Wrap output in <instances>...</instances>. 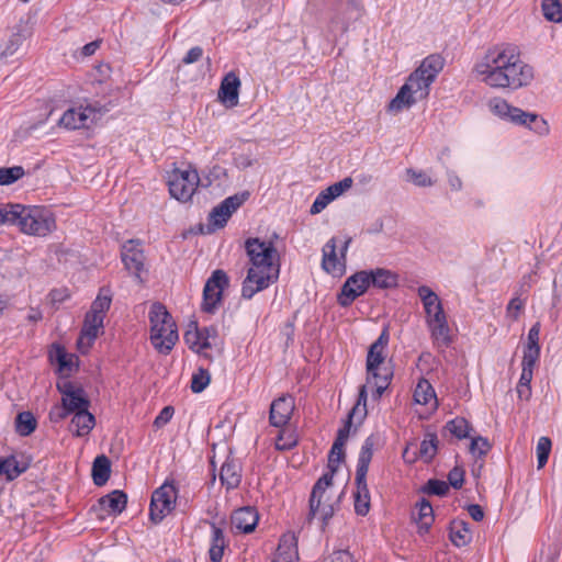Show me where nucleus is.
I'll list each match as a JSON object with an SVG mask.
<instances>
[{"mask_svg":"<svg viewBox=\"0 0 562 562\" xmlns=\"http://www.w3.org/2000/svg\"><path fill=\"white\" fill-rule=\"evenodd\" d=\"M474 72L485 85L497 89H519L533 79V69L513 44L495 45L474 66Z\"/></svg>","mask_w":562,"mask_h":562,"instance_id":"obj_1","label":"nucleus"},{"mask_svg":"<svg viewBox=\"0 0 562 562\" xmlns=\"http://www.w3.org/2000/svg\"><path fill=\"white\" fill-rule=\"evenodd\" d=\"M250 267L241 286V295L251 299L276 282L280 273L279 255L271 241L248 238L245 241Z\"/></svg>","mask_w":562,"mask_h":562,"instance_id":"obj_2","label":"nucleus"},{"mask_svg":"<svg viewBox=\"0 0 562 562\" xmlns=\"http://www.w3.org/2000/svg\"><path fill=\"white\" fill-rule=\"evenodd\" d=\"M443 64V58L440 55L426 57L391 100L389 111L401 112L411 108L417 101L426 99L429 94L430 85L442 70Z\"/></svg>","mask_w":562,"mask_h":562,"instance_id":"obj_3","label":"nucleus"},{"mask_svg":"<svg viewBox=\"0 0 562 562\" xmlns=\"http://www.w3.org/2000/svg\"><path fill=\"white\" fill-rule=\"evenodd\" d=\"M417 293L424 305L426 324L434 345L439 348L448 347L452 339L441 300L427 285L419 286Z\"/></svg>","mask_w":562,"mask_h":562,"instance_id":"obj_4","label":"nucleus"},{"mask_svg":"<svg viewBox=\"0 0 562 562\" xmlns=\"http://www.w3.org/2000/svg\"><path fill=\"white\" fill-rule=\"evenodd\" d=\"M112 303V295L109 289L102 288L92 302L89 312L85 316L80 336L77 340L78 350L87 353L94 340L103 329V322Z\"/></svg>","mask_w":562,"mask_h":562,"instance_id":"obj_5","label":"nucleus"},{"mask_svg":"<svg viewBox=\"0 0 562 562\" xmlns=\"http://www.w3.org/2000/svg\"><path fill=\"white\" fill-rule=\"evenodd\" d=\"M389 344V333L384 329L380 337L370 346L367 356L368 384L374 385L373 396L379 400L390 385L392 371L385 367V348Z\"/></svg>","mask_w":562,"mask_h":562,"instance_id":"obj_6","label":"nucleus"},{"mask_svg":"<svg viewBox=\"0 0 562 562\" xmlns=\"http://www.w3.org/2000/svg\"><path fill=\"white\" fill-rule=\"evenodd\" d=\"M149 323L153 346L160 353H169L178 341V331L172 316L164 304L155 302L150 306Z\"/></svg>","mask_w":562,"mask_h":562,"instance_id":"obj_7","label":"nucleus"},{"mask_svg":"<svg viewBox=\"0 0 562 562\" xmlns=\"http://www.w3.org/2000/svg\"><path fill=\"white\" fill-rule=\"evenodd\" d=\"M19 228L30 236L46 237L57 228L55 214L46 207L23 205Z\"/></svg>","mask_w":562,"mask_h":562,"instance_id":"obj_8","label":"nucleus"},{"mask_svg":"<svg viewBox=\"0 0 562 562\" xmlns=\"http://www.w3.org/2000/svg\"><path fill=\"white\" fill-rule=\"evenodd\" d=\"M57 389L61 394V406L54 407L49 413L53 422L65 419L69 414L85 412L90 406V401L83 389L74 385L70 382L57 384Z\"/></svg>","mask_w":562,"mask_h":562,"instance_id":"obj_9","label":"nucleus"},{"mask_svg":"<svg viewBox=\"0 0 562 562\" xmlns=\"http://www.w3.org/2000/svg\"><path fill=\"white\" fill-rule=\"evenodd\" d=\"M200 177L195 169H176L169 177V192L180 202H188L196 191Z\"/></svg>","mask_w":562,"mask_h":562,"instance_id":"obj_10","label":"nucleus"},{"mask_svg":"<svg viewBox=\"0 0 562 562\" xmlns=\"http://www.w3.org/2000/svg\"><path fill=\"white\" fill-rule=\"evenodd\" d=\"M331 474H324L314 485L310 499V515L327 522L334 515V505L329 503L326 488L331 485Z\"/></svg>","mask_w":562,"mask_h":562,"instance_id":"obj_11","label":"nucleus"},{"mask_svg":"<svg viewBox=\"0 0 562 562\" xmlns=\"http://www.w3.org/2000/svg\"><path fill=\"white\" fill-rule=\"evenodd\" d=\"M178 491L171 483H164L154 491L150 501L149 516L153 522H160L175 508Z\"/></svg>","mask_w":562,"mask_h":562,"instance_id":"obj_12","label":"nucleus"},{"mask_svg":"<svg viewBox=\"0 0 562 562\" xmlns=\"http://www.w3.org/2000/svg\"><path fill=\"white\" fill-rule=\"evenodd\" d=\"M229 284V279L224 270L217 269L213 271L207 279L203 290L202 310L213 313L217 304L222 301V293Z\"/></svg>","mask_w":562,"mask_h":562,"instance_id":"obj_13","label":"nucleus"},{"mask_svg":"<svg viewBox=\"0 0 562 562\" xmlns=\"http://www.w3.org/2000/svg\"><path fill=\"white\" fill-rule=\"evenodd\" d=\"M351 243V238H348L342 248L340 257L336 252V238H330L323 248L322 267L334 277H341L346 272V252Z\"/></svg>","mask_w":562,"mask_h":562,"instance_id":"obj_14","label":"nucleus"},{"mask_svg":"<svg viewBox=\"0 0 562 562\" xmlns=\"http://www.w3.org/2000/svg\"><path fill=\"white\" fill-rule=\"evenodd\" d=\"M369 285L368 271H360L349 277L338 294L337 301L339 305L344 307L349 306L368 290Z\"/></svg>","mask_w":562,"mask_h":562,"instance_id":"obj_15","label":"nucleus"},{"mask_svg":"<svg viewBox=\"0 0 562 562\" xmlns=\"http://www.w3.org/2000/svg\"><path fill=\"white\" fill-rule=\"evenodd\" d=\"M121 257L125 268L133 273L139 282H143L140 273L144 270L145 255L140 248V243L134 239L127 240L122 247Z\"/></svg>","mask_w":562,"mask_h":562,"instance_id":"obj_16","label":"nucleus"},{"mask_svg":"<svg viewBox=\"0 0 562 562\" xmlns=\"http://www.w3.org/2000/svg\"><path fill=\"white\" fill-rule=\"evenodd\" d=\"M97 117V111L91 106L68 109L59 120V125L68 130L89 127Z\"/></svg>","mask_w":562,"mask_h":562,"instance_id":"obj_17","label":"nucleus"},{"mask_svg":"<svg viewBox=\"0 0 562 562\" xmlns=\"http://www.w3.org/2000/svg\"><path fill=\"white\" fill-rule=\"evenodd\" d=\"M249 193L243 192L226 198L217 206H215L210 213V221L216 227H223L232 214L248 199Z\"/></svg>","mask_w":562,"mask_h":562,"instance_id":"obj_18","label":"nucleus"},{"mask_svg":"<svg viewBox=\"0 0 562 562\" xmlns=\"http://www.w3.org/2000/svg\"><path fill=\"white\" fill-rule=\"evenodd\" d=\"M295 404L290 395H282L270 405L269 422L274 427L285 426L293 414Z\"/></svg>","mask_w":562,"mask_h":562,"instance_id":"obj_19","label":"nucleus"},{"mask_svg":"<svg viewBox=\"0 0 562 562\" xmlns=\"http://www.w3.org/2000/svg\"><path fill=\"white\" fill-rule=\"evenodd\" d=\"M508 119L515 124L530 127L539 135H547L549 133V125L546 120L535 113L525 112L519 108L514 106Z\"/></svg>","mask_w":562,"mask_h":562,"instance_id":"obj_20","label":"nucleus"},{"mask_svg":"<svg viewBox=\"0 0 562 562\" xmlns=\"http://www.w3.org/2000/svg\"><path fill=\"white\" fill-rule=\"evenodd\" d=\"M240 88V80L238 76L231 71L221 82L218 90V99L228 106H235L238 103V94Z\"/></svg>","mask_w":562,"mask_h":562,"instance_id":"obj_21","label":"nucleus"},{"mask_svg":"<svg viewBox=\"0 0 562 562\" xmlns=\"http://www.w3.org/2000/svg\"><path fill=\"white\" fill-rule=\"evenodd\" d=\"M231 522L237 531L248 533L257 526L258 514L252 507H243L233 513Z\"/></svg>","mask_w":562,"mask_h":562,"instance_id":"obj_22","label":"nucleus"},{"mask_svg":"<svg viewBox=\"0 0 562 562\" xmlns=\"http://www.w3.org/2000/svg\"><path fill=\"white\" fill-rule=\"evenodd\" d=\"M373 447H374L373 437H368L364 440V442L361 447V451L359 453L357 472H356V484L357 485H367L366 477H367V473L369 470V464L372 460Z\"/></svg>","mask_w":562,"mask_h":562,"instance_id":"obj_23","label":"nucleus"},{"mask_svg":"<svg viewBox=\"0 0 562 562\" xmlns=\"http://www.w3.org/2000/svg\"><path fill=\"white\" fill-rule=\"evenodd\" d=\"M30 463V460H19L15 456L0 459V475H5L8 481H13L29 469Z\"/></svg>","mask_w":562,"mask_h":562,"instance_id":"obj_24","label":"nucleus"},{"mask_svg":"<svg viewBox=\"0 0 562 562\" xmlns=\"http://www.w3.org/2000/svg\"><path fill=\"white\" fill-rule=\"evenodd\" d=\"M126 504V494L119 490H115L99 499L101 509L113 515L121 514L125 509Z\"/></svg>","mask_w":562,"mask_h":562,"instance_id":"obj_25","label":"nucleus"},{"mask_svg":"<svg viewBox=\"0 0 562 562\" xmlns=\"http://www.w3.org/2000/svg\"><path fill=\"white\" fill-rule=\"evenodd\" d=\"M220 480L227 490L236 488L241 481L239 464L234 460H226L221 468Z\"/></svg>","mask_w":562,"mask_h":562,"instance_id":"obj_26","label":"nucleus"},{"mask_svg":"<svg viewBox=\"0 0 562 562\" xmlns=\"http://www.w3.org/2000/svg\"><path fill=\"white\" fill-rule=\"evenodd\" d=\"M94 416L89 411L77 412L70 422V431L77 437L88 435L94 427Z\"/></svg>","mask_w":562,"mask_h":562,"instance_id":"obj_27","label":"nucleus"},{"mask_svg":"<svg viewBox=\"0 0 562 562\" xmlns=\"http://www.w3.org/2000/svg\"><path fill=\"white\" fill-rule=\"evenodd\" d=\"M184 341L195 352H202L211 347V342L207 341V336H204V331L198 328L196 324H191L188 330L184 333Z\"/></svg>","mask_w":562,"mask_h":562,"instance_id":"obj_28","label":"nucleus"},{"mask_svg":"<svg viewBox=\"0 0 562 562\" xmlns=\"http://www.w3.org/2000/svg\"><path fill=\"white\" fill-rule=\"evenodd\" d=\"M472 532L464 520H453L450 525V540L456 547H464L471 542Z\"/></svg>","mask_w":562,"mask_h":562,"instance_id":"obj_29","label":"nucleus"},{"mask_svg":"<svg viewBox=\"0 0 562 562\" xmlns=\"http://www.w3.org/2000/svg\"><path fill=\"white\" fill-rule=\"evenodd\" d=\"M368 277L370 284L380 289H390L397 285V274L387 269L371 270L368 272Z\"/></svg>","mask_w":562,"mask_h":562,"instance_id":"obj_30","label":"nucleus"},{"mask_svg":"<svg viewBox=\"0 0 562 562\" xmlns=\"http://www.w3.org/2000/svg\"><path fill=\"white\" fill-rule=\"evenodd\" d=\"M418 509L417 516H414L416 520L419 532H427L434 522V510L431 504L423 498L420 502L416 504Z\"/></svg>","mask_w":562,"mask_h":562,"instance_id":"obj_31","label":"nucleus"},{"mask_svg":"<svg viewBox=\"0 0 562 562\" xmlns=\"http://www.w3.org/2000/svg\"><path fill=\"white\" fill-rule=\"evenodd\" d=\"M111 473V463L108 457L99 456L94 459L92 464V477L93 482L98 486L104 485Z\"/></svg>","mask_w":562,"mask_h":562,"instance_id":"obj_32","label":"nucleus"},{"mask_svg":"<svg viewBox=\"0 0 562 562\" xmlns=\"http://www.w3.org/2000/svg\"><path fill=\"white\" fill-rule=\"evenodd\" d=\"M539 335H540V323H536L528 333V342L524 350L525 359H533L538 360L540 356V346H539Z\"/></svg>","mask_w":562,"mask_h":562,"instance_id":"obj_33","label":"nucleus"},{"mask_svg":"<svg viewBox=\"0 0 562 562\" xmlns=\"http://www.w3.org/2000/svg\"><path fill=\"white\" fill-rule=\"evenodd\" d=\"M23 211V205L8 203L0 207V225L11 224L19 226Z\"/></svg>","mask_w":562,"mask_h":562,"instance_id":"obj_34","label":"nucleus"},{"mask_svg":"<svg viewBox=\"0 0 562 562\" xmlns=\"http://www.w3.org/2000/svg\"><path fill=\"white\" fill-rule=\"evenodd\" d=\"M49 357L52 361L57 362L59 372H67L71 370L72 356L68 355L63 346L54 344L52 346Z\"/></svg>","mask_w":562,"mask_h":562,"instance_id":"obj_35","label":"nucleus"},{"mask_svg":"<svg viewBox=\"0 0 562 562\" xmlns=\"http://www.w3.org/2000/svg\"><path fill=\"white\" fill-rule=\"evenodd\" d=\"M37 426L36 418L31 412L19 413L15 418V430L21 436L31 435Z\"/></svg>","mask_w":562,"mask_h":562,"instance_id":"obj_36","label":"nucleus"},{"mask_svg":"<svg viewBox=\"0 0 562 562\" xmlns=\"http://www.w3.org/2000/svg\"><path fill=\"white\" fill-rule=\"evenodd\" d=\"M438 450V438L436 434L428 432L425 435L419 446V458L425 462H430Z\"/></svg>","mask_w":562,"mask_h":562,"instance_id":"obj_37","label":"nucleus"},{"mask_svg":"<svg viewBox=\"0 0 562 562\" xmlns=\"http://www.w3.org/2000/svg\"><path fill=\"white\" fill-rule=\"evenodd\" d=\"M541 10L549 22H562V0H542Z\"/></svg>","mask_w":562,"mask_h":562,"instance_id":"obj_38","label":"nucleus"},{"mask_svg":"<svg viewBox=\"0 0 562 562\" xmlns=\"http://www.w3.org/2000/svg\"><path fill=\"white\" fill-rule=\"evenodd\" d=\"M436 398L435 391L427 380H420L414 392V400L422 405L429 404Z\"/></svg>","mask_w":562,"mask_h":562,"instance_id":"obj_39","label":"nucleus"},{"mask_svg":"<svg viewBox=\"0 0 562 562\" xmlns=\"http://www.w3.org/2000/svg\"><path fill=\"white\" fill-rule=\"evenodd\" d=\"M370 509V495L367 485H357L355 494V510L358 515L366 516Z\"/></svg>","mask_w":562,"mask_h":562,"instance_id":"obj_40","label":"nucleus"},{"mask_svg":"<svg viewBox=\"0 0 562 562\" xmlns=\"http://www.w3.org/2000/svg\"><path fill=\"white\" fill-rule=\"evenodd\" d=\"M374 389V385H369L368 382L360 386L359 396L356 405L352 407L349 413V419L358 416L359 420H362L367 415V389Z\"/></svg>","mask_w":562,"mask_h":562,"instance_id":"obj_41","label":"nucleus"},{"mask_svg":"<svg viewBox=\"0 0 562 562\" xmlns=\"http://www.w3.org/2000/svg\"><path fill=\"white\" fill-rule=\"evenodd\" d=\"M25 171L21 166L0 168V186H10L23 178Z\"/></svg>","mask_w":562,"mask_h":562,"instance_id":"obj_42","label":"nucleus"},{"mask_svg":"<svg viewBox=\"0 0 562 562\" xmlns=\"http://www.w3.org/2000/svg\"><path fill=\"white\" fill-rule=\"evenodd\" d=\"M446 428L459 439L470 436V425L463 417H457L447 423Z\"/></svg>","mask_w":562,"mask_h":562,"instance_id":"obj_43","label":"nucleus"},{"mask_svg":"<svg viewBox=\"0 0 562 562\" xmlns=\"http://www.w3.org/2000/svg\"><path fill=\"white\" fill-rule=\"evenodd\" d=\"M345 459L344 445H339L338 442L333 443L331 449L328 456V469L329 472L327 474H331L334 476L335 472L338 470L339 463Z\"/></svg>","mask_w":562,"mask_h":562,"instance_id":"obj_44","label":"nucleus"},{"mask_svg":"<svg viewBox=\"0 0 562 562\" xmlns=\"http://www.w3.org/2000/svg\"><path fill=\"white\" fill-rule=\"evenodd\" d=\"M297 443L296 436L293 431L281 430L276 439V449L285 451L292 449Z\"/></svg>","mask_w":562,"mask_h":562,"instance_id":"obj_45","label":"nucleus"},{"mask_svg":"<svg viewBox=\"0 0 562 562\" xmlns=\"http://www.w3.org/2000/svg\"><path fill=\"white\" fill-rule=\"evenodd\" d=\"M551 440L548 437H541L537 443V459H538V469H542L549 458L551 451Z\"/></svg>","mask_w":562,"mask_h":562,"instance_id":"obj_46","label":"nucleus"},{"mask_svg":"<svg viewBox=\"0 0 562 562\" xmlns=\"http://www.w3.org/2000/svg\"><path fill=\"white\" fill-rule=\"evenodd\" d=\"M210 373L205 369H199L196 373L193 374L191 381V390L194 393L202 392L210 383Z\"/></svg>","mask_w":562,"mask_h":562,"instance_id":"obj_47","label":"nucleus"},{"mask_svg":"<svg viewBox=\"0 0 562 562\" xmlns=\"http://www.w3.org/2000/svg\"><path fill=\"white\" fill-rule=\"evenodd\" d=\"M407 176L415 186L426 188L434 186L435 181L423 170L407 169Z\"/></svg>","mask_w":562,"mask_h":562,"instance_id":"obj_48","label":"nucleus"},{"mask_svg":"<svg viewBox=\"0 0 562 562\" xmlns=\"http://www.w3.org/2000/svg\"><path fill=\"white\" fill-rule=\"evenodd\" d=\"M490 449H491V445L486 438H483L480 436L472 438L471 443H470V452L474 457L481 458V457L485 456L490 451Z\"/></svg>","mask_w":562,"mask_h":562,"instance_id":"obj_49","label":"nucleus"},{"mask_svg":"<svg viewBox=\"0 0 562 562\" xmlns=\"http://www.w3.org/2000/svg\"><path fill=\"white\" fill-rule=\"evenodd\" d=\"M537 361L538 360L522 358V369L518 384H522L525 386L530 385L533 375V368Z\"/></svg>","mask_w":562,"mask_h":562,"instance_id":"obj_50","label":"nucleus"},{"mask_svg":"<svg viewBox=\"0 0 562 562\" xmlns=\"http://www.w3.org/2000/svg\"><path fill=\"white\" fill-rule=\"evenodd\" d=\"M333 200L334 196H331V194L328 193V190H323L312 204L310 210L311 214L314 215L321 213Z\"/></svg>","mask_w":562,"mask_h":562,"instance_id":"obj_51","label":"nucleus"},{"mask_svg":"<svg viewBox=\"0 0 562 562\" xmlns=\"http://www.w3.org/2000/svg\"><path fill=\"white\" fill-rule=\"evenodd\" d=\"M351 186H352V179L347 177V178L342 179L341 181H338V182L329 186L326 189L328 190V193L331 194V196H334V199H336L339 195H341L345 191L350 189Z\"/></svg>","mask_w":562,"mask_h":562,"instance_id":"obj_52","label":"nucleus"},{"mask_svg":"<svg viewBox=\"0 0 562 562\" xmlns=\"http://www.w3.org/2000/svg\"><path fill=\"white\" fill-rule=\"evenodd\" d=\"M427 491L430 494L443 496L448 493L449 485L443 481L429 480L427 484Z\"/></svg>","mask_w":562,"mask_h":562,"instance_id":"obj_53","label":"nucleus"},{"mask_svg":"<svg viewBox=\"0 0 562 562\" xmlns=\"http://www.w3.org/2000/svg\"><path fill=\"white\" fill-rule=\"evenodd\" d=\"M449 484L454 488H461L464 481V472L459 468H453L448 474Z\"/></svg>","mask_w":562,"mask_h":562,"instance_id":"obj_54","label":"nucleus"},{"mask_svg":"<svg viewBox=\"0 0 562 562\" xmlns=\"http://www.w3.org/2000/svg\"><path fill=\"white\" fill-rule=\"evenodd\" d=\"M173 412L175 411L171 406L164 407L159 415L155 418L154 426L156 428H161L162 426H165L171 419Z\"/></svg>","mask_w":562,"mask_h":562,"instance_id":"obj_55","label":"nucleus"},{"mask_svg":"<svg viewBox=\"0 0 562 562\" xmlns=\"http://www.w3.org/2000/svg\"><path fill=\"white\" fill-rule=\"evenodd\" d=\"M522 308H524V301H521L519 297H514L508 303L507 315L516 321Z\"/></svg>","mask_w":562,"mask_h":562,"instance_id":"obj_56","label":"nucleus"},{"mask_svg":"<svg viewBox=\"0 0 562 562\" xmlns=\"http://www.w3.org/2000/svg\"><path fill=\"white\" fill-rule=\"evenodd\" d=\"M513 108L514 106L508 104L505 100H496L492 105L494 113H496L499 116L507 117V119H508Z\"/></svg>","mask_w":562,"mask_h":562,"instance_id":"obj_57","label":"nucleus"},{"mask_svg":"<svg viewBox=\"0 0 562 562\" xmlns=\"http://www.w3.org/2000/svg\"><path fill=\"white\" fill-rule=\"evenodd\" d=\"M211 546L225 547V538L222 529L212 524V543Z\"/></svg>","mask_w":562,"mask_h":562,"instance_id":"obj_58","label":"nucleus"},{"mask_svg":"<svg viewBox=\"0 0 562 562\" xmlns=\"http://www.w3.org/2000/svg\"><path fill=\"white\" fill-rule=\"evenodd\" d=\"M351 422H352V419H349V417H348L345 426L338 430L337 438H336L335 442H338L339 445L345 446V443L349 437Z\"/></svg>","mask_w":562,"mask_h":562,"instance_id":"obj_59","label":"nucleus"},{"mask_svg":"<svg viewBox=\"0 0 562 562\" xmlns=\"http://www.w3.org/2000/svg\"><path fill=\"white\" fill-rule=\"evenodd\" d=\"M203 55V50L201 47L199 46H195V47H192L188 53L187 55L184 56V58L182 59V61L184 64H192V63H195L198 61Z\"/></svg>","mask_w":562,"mask_h":562,"instance_id":"obj_60","label":"nucleus"},{"mask_svg":"<svg viewBox=\"0 0 562 562\" xmlns=\"http://www.w3.org/2000/svg\"><path fill=\"white\" fill-rule=\"evenodd\" d=\"M328 562H352V558L347 551H335L329 558Z\"/></svg>","mask_w":562,"mask_h":562,"instance_id":"obj_61","label":"nucleus"},{"mask_svg":"<svg viewBox=\"0 0 562 562\" xmlns=\"http://www.w3.org/2000/svg\"><path fill=\"white\" fill-rule=\"evenodd\" d=\"M468 513L471 516V518L475 521H481L484 518V510L477 504L469 505Z\"/></svg>","mask_w":562,"mask_h":562,"instance_id":"obj_62","label":"nucleus"},{"mask_svg":"<svg viewBox=\"0 0 562 562\" xmlns=\"http://www.w3.org/2000/svg\"><path fill=\"white\" fill-rule=\"evenodd\" d=\"M225 547L211 546L210 548V560L212 562H221L224 554Z\"/></svg>","mask_w":562,"mask_h":562,"instance_id":"obj_63","label":"nucleus"},{"mask_svg":"<svg viewBox=\"0 0 562 562\" xmlns=\"http://www.w3.org/2000/svg\"><path fill=\"white\" fill-rule=\"evenodd\" d=\"M99 46H100V43L98 41L90 42L82 47L81 54L83 56H91L95 53V50L99 48Z\"/></svg>","mask_w":562,"mask_h":562,"instance_id":"obj_64","label":"nucleus"}]
</instances>
